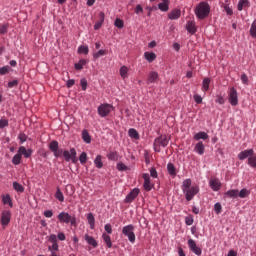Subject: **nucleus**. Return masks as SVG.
Segmentation results:
<instances>
[{"label": "nucleus", "instance_id": "f257e3e1", "mask_svg": "<svg viewBox=\"0 0 256 256\" xmlns=\"http://www.w3.org/2000/svg\"><path fill=\"white\" fill-rule=\"evenodd\" d=\"M194 11L198 19H206V17H209V13H211V7L207 2H200Z\"/></svg>", "mask_w": 256, "mask_h": 256}, {"label": "nucleus", "instance_id": "f03ea898", "mask_svg": "<svg viewBox=\"0 0 256 256\" xmlns=\"http://www.w3.org/2000/svg\"><path fill=\"white\" fill-rule=\"evenodd\" d=\"M122 233L125 237L128 238L130 243H135L136 236H135V226L133 224L126 225L122 228Z\"/></svg>", "mask_w": 256, "mask_h": 256}, {"label": "nucleus", "instance_id": "7ed1b4c3", "mask_svg": "<svg viewBox=\"0 0 256 256\" xmlns=\"http://www.w3.org/2000/svg\"><path fill=\"white\" fill-rule=\"evenodd\" d=\"M58 221H60V223H70L71 225H77V218L75 217V215L71 216L67 212H60L58 214Z\"/></svg>", "mask_w": 256, "mask_h": 256}, {"label": "nucleus", "instance_id": "20e7f679", "mask_svg": "<svg viewBox=\"0 0 256 256\" xmlns=\"http://www.w3.org/2000/svg\"><path fill=\"white\" fill-rule=\"evenodd\" d=\"M153 145L154 151H156V153H159L161 152V147H167V145H169V137L162 135L154 140Z\"/></svg>", "mask_w": 256, "mask_h": 256}, {"label": "nucleus", "instance_id": "39448f33", "mask_svg": "<svg viewBox=\"0 0 256 256\" xmlns=\"http://www.w3.org/2000/svg\"><path fill=\"white\" fill-rule=\"evenodd\" d=\"M111 111H113V105L111 104L104 103L98 106V115L100 117H107Z\"/></svg>", "mask_w": 256, "mask_h": 256}, {"label": "nucleus", "instance_id": "423d86ee", "mask_svg": "<svg viewBox=\"0 0 256 256\" xmlns=\"http://www.w3.org/2000/svg\"><path fill=\"white\" fill-rule=\"evenodd\" d=\"M199 193V186H191L187 190L183 191L186 201H193V197Z\"/></svg>", "mask_w": 256, "mask_h": 256}, {"label": "nucleus", "instance_id": "0eeeda50", "mask_svg": "<svg viewBox=\"0 0 256 256\" xmlns=\"http://www.w3.org/2000/svg\"><path fill=\"white\" fill-rule=\"evenodd\" d=\"M63 157L67 162L72 161V163H77V151L75 150V148H71L70 151H64Z\"/></svg>", "mask_w": 256, "mask_h": 256}, {"label": "nucleus", "instance_id": "6e6552de", "mask_svg": "<svg viewBox=\"0 0 256 256\" xmlns=\"http://www.w3.org/2000/svg\"><path fill=\"white\" fill-rule=\"evenodd\" d=\"M228 95V101L230 105H232V107H236V105H239V97L235 88L232 87Z\"/></svg>", "mask_w": 256, "mask_h": 256}, {"label": "nucleus", "instance_id": "1a4fd4ad", "mask_svg": "<svg viewBox=\"0 0 256 256\" xmlns=\"http://www.w3.org/2000/svg\"><path fill=\"white\" fill-rule=\"evenodd\" d=\"M0 223L2 227H7L11 223V212L9 210H3L1 212Z\"/></svg>", "mask_w": 256, "mask_h": 256}, {"label": "nucleus", "instance_id": "9d476101", "mask_svg": "<svg viewBox=\"0 0 256 256\" xmlns=\"http://www.w3.org/2000/svg\"><path fill=\"white\" fill-rule=\"evenodd\" d=\"M188 247L194 255L200 256L203 253V250L197 246V243L193 239L188 240Z\"/></svg>", "mask_w": 256, "mask_h": 256}, {"label": "nucleus", "instance_id": "9b49d317", "mask_svg": "<svg viewBox=\"0 0 256 256\" xmlns=\"http://www.w3.org/2000/svg\"><path fill=\"white\" fill-rule=\"evenodd\" d=\"M140 190L139 188H134L133 190H131V192L125 197L124 202L125 203H133V201H135V199H137V197L139 196Z\"/></svg>", "mask_w": 256, "mask_h": 256}, {"label": "nucleus", "instance_id": "f8f14e48", "mask_svg": "<svg viewBox=\"0 0 256 256\" xmlns=\"http://www.w3.org/2000/svg\"><path fill=\"white\" fill-rule=\"evenodd\" d=\"M49 149L52 151V153H54V157L57 158L61 156V152H59V142L52 141L49 145Z\"/></svg>", "mask_w": 256, "mask_h": 256}, {"label": "nucleus", "instance_id": "ddd939ff", "mask_svg": "<svg viewBox=\"0 0 256 256\" xmlns=\"http://www.w3.org/2000/svg\"><path fill=\"white\" fill-rule=\"evenodd\" d=\"M143 179H144L143 187L145 191H151V189H153V184H151V177L149 176V174L147 173L143 174Z\"/></svg>", "mask_w": 256, "mask_h": 256}, {"label": "nucleus", "instance_id": "4468645a", "mask_svg": "<svg viewBox=\"0 0 256 256\" xmlns=\"http://www.w3.org/2000/svg\"><path fill=\"white\" fill-rule=\"evenodd\" d=\"M254 154H255V151L253 149L244 150L238 154V159L240 161H245L247 157H251Z\"/></svg>", "mask_w": 256, "mask_h": 256}, {"label": "nucleus", "instance_id": "2eb2a0df", "mask_svg": "<svg viewBox=\"0 0 256 256\" xmlns=\"http://www.w3.org/2000/svg\"><path fill=\"white\" fill-rule=\"evenodd\" d=\"M18 153H20V156L22 155L25 157V159H29L31 155H33V150L32 149H27L25 146H20L18 149Z\"/></svg>", "mask_w": 256, "mask_h": 256}, {"label": "nucleus", "instance_id": "dca6fc26", "mask_svg": "<svg viewBox=\"0 0 256 256\" xmlns=\"http://www.w3.org/2000/svg\"><path fill=\"white\" fill-rule=\"evenodd\" d=\"M209 185L212 191H219V189H221V181H219L217 178L211 179L209 181Z\"/></svg>", "mask_w": 256, "mask_h": 256}, {"label": "nucleus", "instance_id": "f3484780", "mask_svg": "<svg viewBox=\"0 0 256 256\" xmlns=\"http://www.w3.org/2000/svg\"><path fill=\"white\" fill-rule=\"evenodd\" d=\"M181 17V10L180 9H174L168 14V19L170 21H175Z\"/></svg>", "mask_w": 256, "mask_h": 256}, {"label": "nucleus", "instance_id": "a211bd4d", "mask_svg": "<svg viewBox=\"0 0 256 256\" xmlns=\"http://www.w3.org/2000/svg\"><path fill=\"white\" fill-rule=\"evenodd\" d=\"M194 152L198 155H203L205 153V144L202 141L198 142L194 147Z\"/></svg>", "mask_w": 256, "mask_h": 256}, {"label": "nucleus", "instance_id": "6ab92c4d", "mask_svg": "<svg viewBox=\"0 0 256 256\" xmlns=\"http://www.w3.org/2000/svg\"><path fill=\"white\" fill-rule=\"evenodd\" d=\"M157 79H159V73H157L156 71H151L148 74V79H147V83L151 84V83H156Z\"/></svg>", "mask_w": 256, "mask_h": 256}, {"label": "nucleus", "instance_id": "aec40b11", "mask_svg": "<svg viewBox=\"0 0 256 256\" xmlns=\"http://www.w3.org/2000/svg\"><path fill=\"white\" fill-rule=\"evenodd\" d=\"M84 239H85L86 243H88V245H91L94 248L98 247V245H99L97 243V240H95V238H93V236H90L89 234H85Z\"/></svg>", "mask_w": 256, "mask_h": 256}, {"label": "nucleus", "instance_id": "412c9836", "mask_svg": "<svg viewBox=\"0 0 256 256\" xmlns=\"http://www.w3.org/2000/svg\"><path fill=\"white\" fill-rule=\"evenodd\" d=\"M224 197H228L229 199H237L239 197V190L232 189L225 192Z\"/></svg>", "mask_w": 256, "mask_h": 256}, {"label": "nucleus", "instance_id": "4be33fe9", "mask_svg": "<svg viewBox=\"0 0 256 256\" xmlns=\"http://www.w3.org/2000/svg\"><path fill=\"white\" fill-rule=\"evenodd\" d=\"M249 7H251L249 0H239L237 5L238 11H243V9H247Z\"/></svg>", "mask_w": 256, "mask_h": 256}, {"label": "nucleus", "instance_id": "5701e85b", "mask_svg": "<svg viewBox=\"0 0 256 256\" xmlns=\"http://www.w3.org/2000/svg\"><path fill=\"white\" fill-rule=\"evenodd\" d=\"M186 30L188 31V33H191L192 35H194V33L197 32V28L195 27V22L188 21L186 24Z\"/></svg>", "mask_w": 256, "mask_h": 256}, {"label": "nucleus", "instance_id": "b1692460", "mask_svg": "<svg viewBox=\"0 0 256 256\" xmlns=\"http://www.w3.org/2000/svg\"><path fill=\"white\" fill-rule=\"evenodd\" d=\"M194 139L195 141H200V139H203V141L209 139V134H207V132H198L194 135Z\"/></svg>", "mask_w": 256, "mask_h": 256}, {"label": "nucleus", "instance_id": "393cba45", "mask_svg": "<svg viewBox=\"0 0 256 256\" xmlns=\"http://www.w3.org/2000/svg\"><path fill=\"white\" fill-rule=\"evenodd\" d=\"M144 57L148 63H153L157 59V55L154 52H145Z\"/></svg>", "mask_w": 256, "mask_h": 256}, {"label": "nucleus", "instance_id": "a878e982", "mask_svg": "<svg viewBox=\"0 0 256 256\" xmlns=\"http://www.w3.org/2000/svg\"><path fill=\"white\" fill-rule=\"evenodd\" d=\"M162 3L158 4V9H160V11H163L164 13L169 11V0H162Z\"/></svg>", "mask_w": 256, "mask_h": 256}, {"label": "nucleus", "instance_id": "bb28decb", "mask_svg": "<svg viewBox=\"0 0 256 256\" xmlns=\"http://www.w3.org/2000/svg\"><path fill=\"white\" fill-rule=\"evenodd\" d=\"M120 77L127 79L129 77V68L127 66H122L119 70Z\"/></svg>", "mask_w": 256, "mask_h": 256}, {"label": "nucleus", "instance_id": "cd10ccee", "mask_svg": "<svg viewBox=\"0 0 256 256\" xmlns=\"http://www.w3.org/2000/svg\"><path fill=\"white\" fill-rule=\"evenodd\" d=\"M167 170L169 175H171L172 177H175V175H177V169L175 168V165H173V163L167 164Z\"/></svg>", "mask_w": 256, "mask_h": 256}, {"label": "nucleus", "instance_id": "c85d7f7f", "mask_svg": "<svg viewBox=\"0 0 256 256\" xmlns=\"http://www.w3.org/2000/svg\"><path fill=\"white\" fill-rule=\"evenodd\" d=\"M87 221L90 225V229H95V216L93 215V213H88Z\"/></svg>", "mask_w": 256, "mask_h": 256}, {"label": "nucleus", "instance_id": "c756f323", "mask_svg": "<svg viewBox=\"0 0 256 256\" xmlns=\"http://www.w3.org/2000/svg\"><path fill=\"white\" fill-rule=\"evenodd\" d=\"M102 239L106 243L108 249H111L113 247V242H111V236L103 234Z\"/></svg>", "mask_w": 256, "mask_h": 256}, {"label": "nucleus", "instance_id": "7c9ffc66", "mask_svg": "<svg viewBox=\"0 0 256 256\" xmlns=\"http://www.w3.org/2000/svg\"><path fill=\"white\" fill-rule=\"evenodd\" d=\"M82 139L84 141V143H91V135L89 134V131L87 130H83L82 131Z\"/></svg>", "mask_w": 256, "mask_h": 256}, {"label": "nucleus", "instance_id": "2f4dec72", "mask_svg": "<svg viewBox=\"0 0 256 256\" xmlns=\"http://www.w3.org/2000/svg\"><path fill=\"white\" fill-rule=\"evenodd\" d=\"M2 202L3 205H9V207H13V201L11 200V196L9 194L3 196Z\"/></svg>", "mask_w": 256, "mask_h": 256}, {"label": "nucleus", "instance_id": "473e14b6", "mask_svg": "<svg viewBox=\"0 0 256 256\" xmlns=\"http://www.w3.org/2000/svg\"><path fill=\"white\" fill-rule=\"evenodd\" d=\"M85 65H87V60L80 59L79 62L74 65V67L77 71H81Z\"/></svg>", "mask_w": 256, "mask_h": 256}, {"label": "nucleus", "instance_id": "72a5a7b5", "mask_svg": "<svg viewBox=\"0 0 256 256\" xmlns=\"http://www.w3.org/2000/svg\"><path fill=\"white\" fill-rule=\"evenodd\" d=\"M250 193L251 192L247 190V188H243L240 192L238 191V197H240V199H245V197H249Z\"/></svg>", "mask_w": 256, "mask_h": 256}, {"label": "nucleus", "instance_id": "f704fd0d", "mask_svg": "<svg viewBox=\"0 0 256 256\" xmlns=\"http://www.w3.org/2000/svg\"><path fill=\"white\" fill-rule=\"evenodd\" d=\"M188 189H191V179H185L182 182V192L187 191Z\"/></svg>", "mask_w": 256, "mask_h": 256}, {"label": "nucleus", "instance_id": "c9c22d12", "mask_svg": "<svg viewBox=\"0 0 256 256\" xmlns=\"http://www.w3.org/2000/svg\"><path fill=\"white\" fill-rule=\"evenodd\" d=\"M13 189L17 191V193H23V191H25V188L19 182H13Z\"/></svg>", "mask_w": 256, "mask_h": 256}, {"label": "nucleus", "instance_id": "e433bc0d", "mask_svg": "<svg viewBox=\"0 0 256 256\" xmlns=\"http://www.w3.org/2000/svg\"><path fill=\"white\" fill-rule=\"evenodd\" d=\"M128 135L131 139H139V132H137L134 128H130L128 130Z\"/></svg>", "mask_w": 256, "mask_h": 256}, {"label": "nucleus", "instance_id": "4c0bfd02", "mask_svg": "<svg viewBox=\"0 0 256 256\" xmlns=\"http://www.w3.org/2000/svg\"><path fill=\"white\" fill-rule=\"evenodd\" d=\"M210 83H211V79H209V78H204V80H203V82H202V90H203L204 92L209 91V85H210Z\"/></svg>", "mask_w": 256, "mask_h": 256}, {"label": "nucleus", "instance_id": "58836bf2", "mask_svg": "<svg viewBox=\"0 0 256 256\" xmlns=\"http://www.w3.org/2000/svg\"><path fill=\"white\" fill-rule=\"evenodd\" d=\"M104 55H107V50H98L97 52L93 53V59H99V57H104Z\"/></svg>", "mask_w": 256, "mask_h": 256}, {"label": "nucleus", "instance_id": "ea45409f", "mask_svg": "<svg viewBox=\"0 0 256 256\" xmlns=\"http://www.w3.org/2000/svg\"><path fill=\"white\" fill-rule=\"evenodd\" d=\"M94 164L97 167V169H102L103 168V161L101 160V155H97Z\"/></svg>", "mask_w": 256, "mask_h": 256}, {"label": "nucleus", "instance_id": "a19ab883", "mask_svg": "<svg viewBox=\"0 0 256 256\" xmlns=\"http://www.w3.org/2000/svg\"><path fill=\"white\" fill-rule=\"evenodd\" d=\"M55 197L60 203H63L65 201V196H63V192H61V189L57 188Z\"/></svg>", "mask_w": 256, "mask_h": 256}, {"label": "nucleus", "instance_id": "79ce46f5", "mask_svg": "<svg viewBox=\"0 0 256 256\" xmlns=\"http://www.w3.org/2000/svg\"><path fill=\"white\" fill-rule=\"evenodd\" d=\"M250 35L253 39H256V19L253 21L250 27Z\"/></svg>", "mask_w": 256, "mask_h": 256}, {"label": "nucleus", "instance_id": "37998d69", "mask_svg": "<svg viewBox=\"0 0 256 256\" xmlns=\"http://www.w3.org/2000/svg\"><path fill=\"white\" fill-rule=\"evenodd\" d=\"M12 163H13V165L21 164V154L19 152H17V154L13 156Z\"/></svg>", "mask_w": 256, "mask_h": 256}, {"label": "nucleus", "instance_id": "c03bdc74", "mask_svg": "<svg viewBox=\"0 0 256 256\" xmlns=\"http://www.w3.org/2000/svg\"><path fill=\"white\" fill-rule=\"evenodd\" d=\"M248 165L253 169H256V156L252 155L248 158Z\"/></svg>", "mask_w": 256, "mask_h": 256}, {"label": "nucleus", "instance_id": "a18cd8bd", "mask_svg": "<svg viewBox=\"0 0 256 256\" xmlns=\"http://www.w3.org/2000/svg\"><path fill=\"white\" fill-rule=\"evenodd\" d=\"M78 53L89 55V46L81 45L80 47H78Z\"/></svg>", "mask_w": 256, "mask_h": 256}, {"label": "nucleus", "instance_id": "49530a36", "mask_svg": "<svg viewBox=\"0 0 256 256\" xmlns=\"http://www.w3.org/2000/svg\"><path fill=\"white\" fill-rule=\"evenodd\" d=\"M107 157L110 161H117L119 159V154H117V152H110Z\"/></svg>", "mask_w": 256, "mask_h": 256}, {"label": "nucleus", "instance_id": "de8ad7c7", "mask_svg": "<svg viewBox=\"0 0 256 256\" xmlns=\"http://www.w3.org/2000/svg\"><path fill=\"white\" fill-rule=\"evenodd\" d=\"M214 211L216 215H220V213L223 211V206H221V203L217 202L214 204Z\"/></svg>", "mask_w": 256, "mask_h": 256}, {"label": "nucleus", "instance_id": "09e8293b", "mask_svg": "<svg viewBox=\"0 0 256 256\" xmlns=\"http://www.w3.org/2000/svg\"><path fill=\"white\" fill-rule=\"evenodd\" d=\"M115 27H117V29H123V27L125 26L123 20L116 18L115 22H114Z\"/></svg>", "mask_w": 256, "mask_h": 256}, {"label": "nucleus", "instance_id": "8fccbe9b", "mask_svg": "<svg viewBox=\"0 0 256 256\" xmlns=\"http://www.w3.org/2000/svg\"><path fill=\"white\" fill-rule=\"evenodd\" d=\"M11 71V67L3 66L0 68V75H7Z\"/></svg>", "mask_w": 256, "mask_h": 256}, {"label": "nucleus", "instance_id": "3c124183", "mask_svg": "<svg viewBox=\"0 0 256 256\" xmlns=\"http://www.w3.org/2000/svg\"><path fill=\"white\" fill-rule=\"evenodd\" d=\"M79 161L82 165L87 163V153L82 152L79 156Z\"/></svg>", "mask_w": 256, "mask_h": 256}, {"label": "nucleus", "instance_id": "603ef678", "mask_svg": "<svg viewBox=\"0 0 256 256\" xmlns=\"http://www.w3.org/2000/svg\"><path fill=\"white\" fill-rule=\"evenodd\" d=\"M5 127H9V120L0 119V129H5Z\"/></svg>", "mask_w": 256, "mask_h": 256}, {"label": "nucleus", "instance_id": "864d4df0", "mask_svg": "<svg viewBox=\"0 0 256 256\" xmlns=\"http://www.w3.org/2000/svg\"><path fill=\"white\" fill-rule=\"evenodd\" d=\"M116 169L118 171H127V165H125L123 162H120L117 164Z\"/></svg>", "mask_w": 256, "mask_h": 256}, {"label": "nucleus", "instance_id": "5fc2aeb1", "mask_svg": "<svg viewBox=\"0 0 256 256\" xmlns=\"http://www.w3.org/2000/svg\"><path fill=\"white\" fill-rule=\"evenodd\" d=\"M48 251L50 252H57L59 251V244H52L48 247Z\"/></svg>", "mask_w": 256, "mask_h": 256}, {"label": "nucleus", "instance_id": "6e6d98bb", "mask_svg": "<svg viewBox=\"0 0 256 256\" xmlns=\"http://www.w3.org/2000/svg\"><path fill=\"white\" fill-rule=\"evenodd\" d=\"M80 85L82 87V91H87V80L85 78L80 80Z\"/></svg>", "mask_w": 256, "mask_h": 256}, {"label": "nucleus", "instance_id": "4d7b16f0", "mask_svg": "<svg viewBox=\"0 0 256 256\" xmlns=\"http://www.w3.org/2000/svg\"><path fill=\"white\" fill-rule=\"evenodd\" d=\"M7 29H9V26L7 24H3L0 26V35H5L7 33Z\"/></svg>", "mask_w": 256, "mask_h": 256}, {"label": "nucleus", "instance_id": "13d9d810", "mask_svg": "<svg viewBox=\"0 0 256 256\" xmlns=\"http://www.w3.org/2000/svg\"><path fill=\"white\" fill-rule=\"evenodd\" d=\"M17 85H19V80H12L8 82L9 89H13V87H17Z\"/></svg>", "mask_w": 256, "mask_h": 256}, {"label": "nucleus", "instance_id": "bf43d9fd", "mask_svg": "<svg viewBox=\"0 0 256 256\" xmlns=\"http://www.w3.org/2000/svg\"><path fill=\"white\" fill-rule=\"evenodd\" d=\"M216 97V103H219V105H225V98H223V96L217 95Z\"/></svg>", "mask_w": 256, "mask_h": 256}, {"label": "nucleus", "instance_id": "052dcab7", "mask_svg": "<svg viewBox=\"0 0 256 256\" xmlns=\"http://www.w3.org/2000/svg\"><path fill=\"white\" fill-rule=\"evenodd\" d=\"M194 101L197 104H201V103H203V97H201V95H199V94H195L194 95Z\"/></svg>", "mask_w": 256, "mask_h": 256}, {"label": "nucleus", "instance_id": "680f3d73", "mask_svg": "<svg viewBox=\"0 0 256 256\" xmlns=\"http://www.w3.org/2000/svg\"><path fill=\"white\" fill-rule=\"evenodd\" d=\"M104 229H105L106 233H108L109 235H111V233H113V227L111 226V224H106L104 226Z\"/></svg>", "mask_w": 256, "mask_h": 256}, {"label": "nucleus", "instance_id": "e2e57ef3", "mask_svg": "<svg viewBox=\"0 0 256 256\" xmlns=\"http://www.w3.org/2000/svg\"><path fill=\"white\" fill-rule=\"evenodd\" d=\"M150 176L153 177V179H157L158 174H157V169L154 167L150 169Z\"/></svg>", "mask_w": 256, "mask_h": 256}, {"label": "nucleus", "instance_id": "0e129e2a", "mask_svg": "<svg viewBox=\"0 0 256 256\" xmlns=\"http://www.w3.org/2000/svg\"><path fill=\"white\" fill-rule=\"evenodd\" d=\"M193 222H194L193 216H187V217L185 218V223H186V225H193Z\"/></svg>", "mask_w": 256, "mask_h": 256}, {"label": "nucleus", "instance_id": "69168bd1", "mask_svg": "<svg viewBox=\"0 0 256 256\" xmlns=\"http://www.w3.org/2000/svg\"><path fill=\"white\" fill-rule=\"evenodd\" d=\"M49 241H50L52 244H57V235L51 234V235L49 236Z\"/></svg>", "mask_w": 256, "mask_h": 256}, {"label": "nucleus", "instance_id": "338daca9", "mask_svg": "<svg viewBox=\"0 0 256 256\" xmlns=\"http://www.w3.org/2000/svg\"><path fill=\"white\" fill-rule=\"evenodd\" d=\"M18 139L20 140V143H25V141H27V135L21 133L19 134Z\"/></svg>", "mask_w": 256, "mask_h": 256}, {"label": "nucleus", "instance_id": "774afa93", "mask_svg": "<svg viewBox=\"0 0 256 256\" xmlns=\"http://www.w3.org/2000/svg\"><path fill=\"white\" fill-rule=\"evenodd\" d=\"M44 217L51 219V217H53V211H51V210L44 211Z\"/></svg>", "mask_w": 256, "mask_h": 256}]
</instances>
